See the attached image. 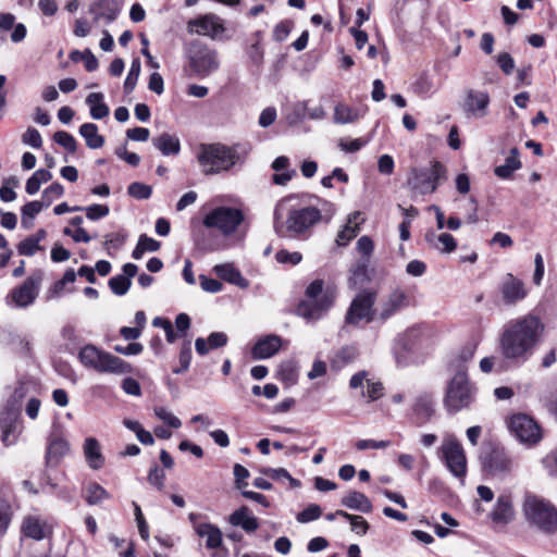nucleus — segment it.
<instances>
[{
    "instance_id": "nucleus-1",
    "label": "nucleus",
    "mask_w": 557,
    "mask_h": 557,
    "mask_svg": "<svg viewBox=\"0 0 557 557\" xmlns=\"http://www.w3.org/2000/svg\"><path fill=\"white\" fill-rule=\"evenodd\" d=\"M544 331V323L534 314L510 321L504 326L498 339L502 357L516 364L527 362L541 343Z\"/></svg>"
},
{
    "instance_id": "nucleus-2",
    "label": "nucleus",
    "mask_w": 557,
    "mask_h": 557,
    "mask_svg": "<svg viewBox=\"0 0 557 557\" xmlns=\"http://www.w3.org/2000/svg\"><path fill=\"white\" fill-rule=\"evenodd\" d=\"M293 197H286L280 200L274 210V230L281 237L297 236L304 234L310 227L319 223L322 219L321 211L315 207H304L288 211L284 222V211L286 205Z\"/></svg>"
},
{
    "instance_id": "nucleus-3",
    "label": "nucleus",
    "mask_w": 557,
    "mask_h": 557,
    "mask_svg": "<svg viewBox=\"0 0 557 557\" xmlns=\"http://www.w3.org/2000/svg\"><path fill=\"white\" fill-rule=\"evenodd\" d=\"M248 150L240 145L225 146L221 144L201 145L197 160L206 175L228 171L242 162Z\"/></svg>"
},
{
    "instance_id": "nucleus-4",
    "label": "nucleus",
    "mask_w": 557,
    "mask_h": 557,
    "mask_svg": "<svg viewBox=\"0 0 557 557\" xmlns=\"http://www.w3.org/2000/svg\"><path fill=\"white\" fill-rule=\"evenodd\" d=\"M522 515L532 530L545 535L557 533V507L550 500L527 494L522 502Z\"/></svg>"
},
{
    "instance_id": "nucleus-5",
    "label": "nucleus",
    "mask_w": 557,
    "mask_h": 557,
    "mask_svg": "<svg viewBox=\"0 0 557 557\" xmlns=\"http://www.w3.org/2000/svg\"><path fill=\"white\" fill-rule=\"evenodd\" d=\"M78 359L85 368L99 373L124 374L132 371L129 363L91 344L81 348Z\"/></svg>"
},
{
    "instance_id": "nucleus-6",
    "label": "nucleus",
    "mask_w": 557,
    "mask_h": 557,
    "mask_svg": "<svg viewBox=\"0 0 557 557\" xmlns=\"http://www.w3.org/2000/svg\"><path fill=\"white\" fill-rule=\"evenodd\" d=\"M475 399V388L470 384L467 373L458 371L449 381L443 398V405L448 413H457L468 409Z\"/></svg>"
},
{
    "instance_id": "nucleus-7",
    "label": "nucleus",
    "mask_w": 557,
    "mask_h": 557,
    "mask_svg": "<svg viewBox=\"0 0 557 557\" xmlns=\"http://www.w3.org/2000/svg\"><path fill=\"white\" fill-rule=\"evenodd\" d=\"M323 290V282L321 280L313 281L306 289V295L310 301H301L297 307V314L308 321L318 320L323 312L329 310L334 301L332 295L324 294L317 299Z\"/></svg>"
},
{
    "instance_id": "nucleus-8",
    "label": "nucleus",
    "mask_w": 557,
    "mask_h": 557,
    "mask_svg": "<svg viewBox=\"0 0 557 557\" xmlns=\"http://www.w3.org/2000/svg\"><path fill=\"white\" fill-rule=\"evenodd\" d=\"M244 212L233 207H216L203 218V225L219 230L224 236H230L237 231L244 222Z\"/></svg>"
},
{
    "instance_id": "nucleus-9",
    "label": "nucleus",
    "mask_w": 557,
    "mask_h": 557,
    "mask_svg": "<svg viewBox=\"0 0 557 557\" xmlns=\"http://www.w3.org/2000/svg\"><path fill=\"white\" fill-rule=\"evenodd\" d=\"M445 180L446 169L441 162L433 161L430 168L412 169L408 184L420 194H432Z\"/></svg>"
},
{
    "instance_id": "nucleus-10",
    "label": "nucleus",
    "mask_w": 557,
    "mask_h": 557,
    "mask_svg": "<svg viewBox=\"0 0 557 557\" xmlns=\"http://www.w3.org/2000/svg\"><path fill=\"white\" fill-rule=\"evenodd\" d=\"M376 301V293L363 290L351 301L346 315L345 324L358 325L360 322H372L376 318V310L373 309Z\"/></svg>"
},
{
    "instance_id": "nucleus-11",
    "label": "nucleus",
    "mask_w": 557,
    "mask_h": 557,
    "mask_svg": "<svg viewBox=\"0 0 557 557\" xmlns=\"http://www.w3.org/2000/svg\"><path fill=\"white\" fill-rule=\"evenodd\" d=\"M188 60L191 70L200 77L212 74L220 66L218 52L201 44H193L190 46Z\"/></svg>"
},
{
    "instance_id": "nucleus-12",
    "label": "nucleus",
    "mask_w": 557,
    "mask_h": 557,
    "mask_svg": "<svg viewBox=\"0 0 557 557\" xmlns=\"http://www.w3.org/2000/svg\"><path fill=\"white\" fill-rule=\"evenodd\" d=\"M442 458L450 473L462 479L467 472V459L461 444L455 436H447L441 446Z\"/></svg>"
},
{
    "instance_id": "nucleus-13",
    "label": "nucleus",
    "mask_w": 557,
    "mask_h": 557,
    "mask_svg": "<svg viewBox=\"0 0 557 557\" xmlns=\"http://www.w3.org/2000/svg\"><path fill=\"white\" fill-rule=\"evenodd\" d=\"M413 305V298L403 288L393 289L376 309V319L385 322L397 312Z\"/></svg>"
},
{
    "instance_id": "nucleus-14",
    "label": "nucleus",
    "mask_w": 557,
    "mask_h": 557,
    "mask_svg": "<svg viewBox=\"0 0 557 557\" xmlns=\"http://www.w3.org/2000/svg\"><path fill=\"white\" fill-rule=\"evenodd\" d=\"M509 429L522 443L536 444L542 438L539 424L533 419L522 413L511 417Z\"/></svg>"
},
{
    "instance_id": "nucleus-15",
    "label": "nucleus",
    "mask_w": 557,
    "mask_h": 557,
    "mask_svg": "<svg viewBox=\"0 0 557 557\" xmlns=\"http://www.w3.org/2000/svg\"><path fill=\"white\" fill-rule=\"evenodd\" d=\"M490 102L487 91L469 88L465 91L461 108L468 117L482 119L488 113Z\"/></svg>"
},
{
    "instance_id": "nucleus-16",
    "label": "nucleus",
    "mask_w": 557,
    "mask_h": 557,
    "mask_svg": "<svg viewBox=\"0 0 557 557\" xmlns=\"http://www.w3.org/2000/svg\"><path fill=\"white\" fill-rule=\"evenodd\" d=\"M42 276L44 274L41 271H36L29 275L21 286L14 288L11 292L12 300L17 307L24 308L35 301L39 292Z\"/></svg>"
},
{
    "instance_id": "nucleus-17",
    "label": "nucleus",
    "mask_w": 557,
    "mask_h": 557,
    "mask_svg": "<svg viewBox=\"0 0 557 557\" xmlns=\"http://www.w3.org/2000/svg\"><path fill=\"white\" fill-rule=\"evenodd\" d=\"M187 30L190 34H197L215 39L224 32V26L219 16L214 14H206L201 17L189 21L187 24Z\"/></svg>"
},
{
    "instance_id": "nucleus-18",
    "label": "nucleus",
    "mask_w": 557,
    "mask_h": 557,
    "mask_svg": "<svg viewBox=\"0 0 557 557\" xmlns=\"http://www.w3.org/2000/svg\"><path fill=\"white\" fill-rule=\"evenodd\" d=\"M483 467L491 475L503 476L511 472L513 461L504 450L494 449L484 458Z\"/></svg>"
},
{
    "instance_id": "nucleus-19",
    "label": "nucleus",
    "mask_w": 557,
    "mask_h": 557,
    "mask_svg": "<svg viewBox=\"0 0 557 557\" xmlns=\"http://www.w3.org/2000/svg\"><path fill=\"white\" fill-rule=\"evenodd\" d=\"M516 516L513 500L510 494L498 495L493 509L490 512L491 520L497 525H507Z\"/></svg>"
},
{
    "instance_id": "nucleus-20",
    "label": "nucleus",
    "mask_w": 557,
    "mask_h": 557,
    "mask_svg": "<svg viewBox=\"0 0 557 557\" xmlns=\"http://www.w3.org/2000/svg\"><path fill=\"white\" fill-rule=\"evenodd\" d=\"M502 297L505 304L515 305L527 296V289L521 280L508 274L500 287Z\"/></svg>"
},
{
    "instance_id": "nucleus-21",
    "label": "nucleus",
    "mask_w": 557,
    "mask_h": 557,
    "mask_svg": "<svg viewBox=\"0 0 557 557\" xmlns=\"http://www.w3.org/2000/svg\"><path fill=\"white\" fill-rule=\"evenodd\" d=\"M412 413L421 422H428L435 413V397L432 393L418 394L411 405Z\"/></svg>"
},
{
    "instance_id": "nucleus-22",
    "label": "nucleus",
    "mask_w": 557,
    "mask_h": 557,
    "mask_svg": "<svg viewBox=\"0 0 557 557\" xmlns=\"http://www.w3.org/2000/svg\"><path fill=\"white\" fill-rule=\"evenodd\" d=\"M83 453L88 467L92 470L101 469L106 458L101 450L99 441L92 436L86 437L83 443Z\"/></svg>"
},
{
    "instance_id": "nucleus-23",
    "label": "nucleus",
    "mask_w": 557,
    "mask_h": 557,
    "mask_svg": "<svg viewBox=\"0 0 557 557\" xmlns=\"http://www.w3.org/2000/svg\"><path fill=\"white\" fill-rule=\"evenodd\" d=\"M138 272V267L134 263H126L123 265V274L115 275L109 280V287L112 293L117 296L125 295L131 285V278L134 277Z\"/></svg>"
},
{
    "instance_id": "nucleus-24",
    "label": "nucleus",
    "mask_w": 557,
    "mask_h": 557,
    "mask_svg": "<svg viewBox=\"0 0 557 557\" xmlns=\"http://www.w3.org/2000/svg\"><path fill=\"white\" fill-rule=\"evenodd\" d=\"M282 339L277 335H268L260 338L251 349L255 360L267 359L274 356L281 348Z\"/></svg>"
},
{
    "instance_id": "nucleus-25",
    "label": "nucleus",
    "mask_w": 557,
    "mask_h": 557,
    "mask_svg": "<svg viewBox=\"0 0 557 557\" xmlns=\"http://www.w3.org/2000/svg\"><path fill=\"white\" fill-rule=\"evenodd\" d=\"M421 332L412 327L399 334L395 341L394 354L397 362L405 356V352L411 351L419 343Z\"/></svg>"
},
{
    "instance_id": "nucleus-26",
    "label": "nucleus",
    "mask_w": 557,
    "mask_h": 557,
    "mask_svg": "<svg viewBox=\"0 0 557 557\" xmlns=\"http://www.w3.org/2000/svg\"><path fill=\"white\" fill-rule=\"evenodd\" d=\"M89 12L94 15L95 22L102 18L112 22L120 12V5L116 0H96L91 3Z\"/></svg>"
},
{
    "instance_id": "nucleus-27",
    "label": "nucleus",
    "mask_w": 557,
    "mask_h": 557,
    "mask_svg": "<svg viewBox=\"0 0 557 557\" xmlns=\"http://www.w3.org/2000/svg\"><path fill=\"white\" fill-rule=\"evenodd\" d=\"M70 451V443L61 435L53 434L49 438L47 448V461L57 466Z\"/></svg>"
},
{
    "instance_id": "nucleus-28",
    "label": "nucleus",
    "mask_w": 557,
    "mask_h": 557,
    "mask_svg": "<svg viewBox=\"0 0 557 557\" xmlns=\"http://www.w3.org/2000/svg\"><path fill=\"white\" fill-rule=\"evenodd\" d=\"M228 522L233 527H240L248 533L255 532L259 528L258 519L251 515L247 506H242L230 515Z\"/></svg>"
},
{
    "instance_id": "nucleus-29",
    "label": "nucleus",
    "mask_w": 557,
    "mask_h": 557,
    "mask_svg": "<svg viewBox=\"0 0 557 557\" xmlns=\"http://www.w3.org/2000/svg\"><path fill=\"white\" fill-rule=\"evenodd\" d=\"M424 238L431 247L443 253L453 252L457 247L456 239L448 233L436 234L434 231H428Z\"/></svg>"
},
{
    "instance_id": "nucleus-30",
    "label": "nucleus",
    "mask_w": 557,
    "mask_h": 557,
    "mask_svg": "<svg viewBox=\"0 0 557 557\" xmlns=\"http://www.w3.org/2000/svg\"><path fill=\"white\" fill-rule=\"evenodd\" d=\"M152 144L163 156H176L181 151L180 138L170 133L153 137Z\"/></svg>"
},
{
    "instance_id": "nucleus-31",
    "label": "nucleus",
    "mask_w": 557,
    "mask_h": 557,
    "mask_svg": "<svg viewBox=\"0 0 557 557\" xmlns=\"http://www.w3.org/2000/svg\"><path fill=\"white\" fill-rule=\"evenodd\" d=\"M363 221L361 213L355 211L348 216L347 223L337 234L336 243L338 246H346L360 231L359 224Z\"/></svg>"
},
{
    "instance_id": "nucleus-32",
    "label": "nucleus",
    "mask_w": 557,
    "mask_h": 557,
    "mask_svg": "<svg viewBox=\"0 0 557 557\" xmlns=\"http://www.w3.org/2000/svg\"><path fill=\"white\" fill-rule=\"evenodd\" d=\"M227 344V335L223 332H213L208 338L198 337L195 341V348L197 354L203 356L211 349L223 347Z\"/></svg>"
},
{
    "instance_id": "nucleus-33",
    "label": "nucleus",
    "mask_w": 557,
    "mask_h": 557,
    "mask_svg": "<svg viewBox=\"0 0 557 557\" xmlns=\"http://www.w3.org/2000/svg\"><path fill=\"white\" fill-rule=\"evenodd\" d=\"M23 532L27 537L40 541L47 537L51 530L48 524L36 517H27L23 522Z\"/></svg>"
},
{
    "instance_id": "nucleus-34",
    "label": "nucleus",
    "mask_w": 557,
    "mask_h": 557,
    "mask_svg": "<svg viewBox=\"0 0 557 557\" xmlns=\"http://www.w3.org/2000/svg\"><path fill=\"white\" fill-rule=\"evenodd\" d=\"M342 505L361 512H371L372 504L370 499L361 492L349 491L341 500Z\"/></svg>"
},
{
    "instance_id": "nucleus-35",
    "label": "nucleus",
    "mask_w": 557,
    "mask_h": 557,
    "mask_svg": "<svg viewBox=\"0 0 557 557\" xmlns=\"http://www.w3.org/2000/svg\"><path fill=\"white\" fill-rule=\"evenodd\" d=\"M197 534L206 540V546L209 549H218L222 545L221 530L211 523H200L196 528Z\"/></svg>"
},
{
    "instance_id": "nucleus-36",
    "label": "nucleus",
    "mask_w": 557,
    "mask_h": 557,
    "mask_svg": "<svg viewBox=\"0 0 557 557\" xmlns=\"http://www.w3.org/2000/svg\"><path fill=\"white\" fill-rule=\"evenodd\" d=\"M213 270L219 277L231 284L240 288H246L248 286L247 280L243 277L240 272L235 269L233 264H216Z\"/></svg>"
},
{
    "instance_id": "nucleus-37",
    "label": "nucleus",
    "mask_w": 557,
    "mask_h": 557,
    "mask_svg": "<svg viewBox=\"0 0 557 557\" xmlns=\"http://www.w3.org/2000/svg\"><path fill=\"white\" fill-rule=\"evenodd\" d=\"M521 166L519 151L517 148H512L509 156L505 159V163L494 169V174L502 180H508Z\"/></svg>"
},
{
    "instance_id": "nucleus-38",
    "label": "nucleus",
    "mask_w": 557,
    "mask_h": 557,
    "mask_svg": "<svg viewBox=\"0 0 557 557\" xmlns=\"http://www.w3.org/2000/svg\"><path fill=\"white\" fill-rule=\"evenodd\" d=\"M79 135L85 139L86 146L90 149H99L104 144V138L99 134L95 123H85L79 127Z\"/></svg>"
},
{
    "instance_id": "nucleus-39",
    "label": "nucleus",
    "mask_w": 557,
    "mask_h": 557,
    "mask_svg": "<svg viewBox=\"0 0 557 557\" xmlns=\"http://www.w3.org/2000/svg\"><path fill=\"white\" fill-rule=\"evenodd\" d=\"M103 98L101 92H91L86 98V103L90 109V116L94 120H102L110 113V109L103 102Z\"/></svg>"
},
{
    "instance_id": "nucleus-40",
    "label": "nucleus",
    "mask_w": 557,
    "mask_h": 557,
    "mask_svg": "<svg viewBox=\"0 0 557 557\" xmlns=\"http://www.w3.org/2000/svg\"><path fill=\"white\" fill-rule=\"evenodd\" d=\"M262 33L255 32L248 39L247 53L255 64H260L263 60V49L261 47Z\"/></svg>"
},
{
    "instance_id": "nucleus-41",
    "label": "nucleus",
    "mask_w": 557,
    "mask_h": 557,
    "mask_svg": "<svg viewBox=\"0 0 557 557\" xmlns=\"http://www.w3.org/2000/svg\"><path fill=\"white\" fill-rule=\"evenodd\" d=\"M85 500L88 505H97L104 499L110 498V494L98 483H89L84 492Z\"/></svg>"
},
{
    "instance_id": "nucleus-42",
    "label": "nucleus",
    "mask_w": 557,
    "mask_h": 557,
    "mask_svg": "<svg viewBox=\"0 0 557 557\" xmlns=\"http://www.w3.org/2000/svg\"><path fill=\"white\" fill-rule=\"evenodd\" d=\"M141 71V63L138 58L134 59L124 82V90L129 94L134 90Z\"/></svg>"
},
{
    "instance_id": "nucleus-43",
    "label": "nucleus",
    "mask_w": 557,
    "mask_h": 557,
    "mask_svg": "<svg viewBox=\"0 0 557 557\" xmlns=\"http://www.w3.org/2000/svg\"><path fill=\"white\" fill-rule=\"evenodd\" d=\"M358 119V114L351 108L345 104H338L335 107L334 121L338 124L352 123Z\"/></svg>"
},
{
    "instance_id": "nucleus-44",
    "label": "nucleus",
    "mask_w": 557,
    "mask_h": 557,
    "mask_svg": "<svg viewBox=\"0 0 557 557\" xmlns=\"http://www.w3.org/2000/svg\"><path fill=\"white\" fill-rule=\"evenodd\" d=\"M338 515L350 521L352 532L359 535H364L368 532L369 523L361 516L350 515L346 511H339Z\"/></svg>"
},
{
    "instance_id": "nucleus-45",
    "label": "nucleus",
    "mask_w": 557,
    "mask_h": 557,
    "mask_svg": "<svg viewBox=\"0 0 557 557\" xmlns=\"http://www.w3.org/2000/svg\"><path fill=\"white\" fill-rule=\"evenodd\" d=\"M53 140L71 153L75 152L77 149L76 139L73 137V135L65 131L55 132L53 135Z\"/></svg>"
},
{
    "instance_id": "nucleus-46",
    "label": "nucleus",
    "mask_w": 557,
    "mask_h": 557,
    "mask_svg": "<svg viewBox=\"0 0 557 557\" xmlns=\"http://www.w3.org/2000/svg\"><path fill=\"white\" fill-rule=\"evenodd\" d=\"M322 515V509L317 504H310L304 510L297 513V521L299 523H308L319 519Z\"/></svg>"
},
{
    "instance_id": "nucleus-47",
    "label": "nucleus",
    "mask_w": 557,
    "mask_h": 557,
    "mask_svg": "<svg viewBox=\"0 0 557 557\" xmlns=\"http://www.w3.org/2000/svg\"><path fill=\"white\" fill-rule=\"evenodd\" d=\"M147 481L156 490L162 491L165 483V472L158 466H153L148 473Z\"/></svg>"
},
{
    "instance_id": "nucleus-48",
    "label": "nucleus",
    "mask_w": 557,
    "mask_h": 557,
    "mask_svg": "<svg viewBox=\"0 0 557 557\" xmlns=\"http://www.w3.org/2000/svg\"><path fill=\"white\" fill-rule=\"evenodd\" d=\"M190 361H191V345H190V342L187 341L181 347V351H180L181 367L177 369H174L173 372L176 374L185 372L189 368Z\"/></svg>"
},
{
    "instance_id": "nucleus-49",
    "label": "nucleus",
    "mask_w": 557,
    "mask_h": 557,
    "mask_svg": "<svg viewBox=\"0 0 557 557\" xmlns=\"http://www.w3.org/2000/svg\"><path fill=\"white\" fill-rule=\"evenodd\" d=\"M127 193L131 197L136 199H148L151 196L152 189L149 185L135 182L128 186Z\"/></svg>"
},
{
    "instance_id": "nucleus-50",
    "label": "nucleus",
    "mask_w": 557,
    "mask_h": 557,
    "mask_svg": "<svg viewBox=\"0 0 557 557\" xmlns=\"http://www.w3.org/2000/svg\"><path fill=\"white\" fill-rule=\"evenodd\" d=\"M275 260L282 264L296 265L302 260V256L298 251H288L285 249L278 250L275 255Z\"/></svg>"
},
{
    "instance_id": "nucleus-51",
    "label": "nucleus",
    "mask_w": 557,
    "mask_h": 557,
    "mask_svg": "<svg viewBox=\"0 0 557 557\" xmlns=\"http://www.w3.org/2000/svg\"><path fill=\"white\" fill-rule=\"evenodd\" d=\"M38 250H42V247L30 236L22 240L17 246V251L21 256L30 257Z\"/></svg>"
},
{
    "instance_id": "nucleus-52",
    "label": "nucleus",
    "mask_w": 557,
    "mask_h": 557,
    "mask_svg": "<svg viewBox=\"0 0 557 557\" xmlns=\"http://www.w3.org/2000/svg\"><path fill=\"white\" fill-rule=\"evenodd\" d=\"M154 414L171 428L177 429L182 425L181 420L164 407L154 408Z\"/></svg>"
},
{
    "instance_id": "nucleus-53",
    "label": "nucleus",
    "mask_w": 557,
    "mask_h": 557,
    "mask_svg": "<svg viewBox=\"0 0 557 557\" xmlns=\"http://www.w3.org/2000/svg\"><path fill=\"white\" fill-rule=\"evenodd\" d=\"M152 324L154 326L161 327L164 331L166 341L169 343H174L177 339L178 335L174 331V327H173L171 321H169L166 319H162V318H156L153 320Z\"/></svg>"
},
{
    "instance_id": "nucleus-54",
    "label": "nucleus",
    "mask_w": 557,
    "mask_h": 557,
    "mask_svg": "<svg viewBox=\"0 0 557 557\" xmlns=\"http://www.w3.org/2000/svg\"><path fill=\"white\" fill-rule=\"evenodd\" d=\"M22 141L25 145H28L33 148H40L42 146V138L40 133L34 128L29 127L23 135H22Z\"/></svg>"
},
{
    "instance_id": "nucleus-55",
    "label": "nucleus",
    "mask_w": 557,
    "mask_h": 557,
    "mask_svg": "<svg viewBox=\"0 0 557 557\" xmlns=\"http://www.w3.org/2000/svg\"><path fill=\"white\" fill-rule=\"evenodd\" d=\"M82 211L86 212V216L89 220L96 221L109 214V207L106 205H91L89 207L83 208Z\"/></svg>"
},
{
    "instance_id": "nucleus-56",
    "label": "nucleus",
    "mask_w": 557,
    "mask_h": 557,
    "mask_svg": "<svg viewBox=\"0 0 557 557\" xmlns=\"http://www.w3.org/2000/svg\"><path fill=\"white\" fill-rule=\"evenodd\" d=\"M383 384L381 382L367 381V391L362 395L368 397L370 401H374L383 396Z\"/></svg>"
},
{
    "instance_id": "nucleus-57",
    "label": "nucleus",
    "mask_w": 557,
    "mask_h": 557,
    "mask_svg": "<svg viewBox=\"0 0 557 557\" xmlns=\"http://www.w3.org/2000/svg\"><path fill=\"white\" fill-rule=\"evenodd\" d=\"M44 208L40 201H30L22 208V223L26 224V218L34 219Z\"/></svg>"
},
{
    "instance_id": "nucleus-58",
    "label": "nucleus",
    "mask_w": 557,
    "mask_h": 557,
    "mask_svg": "<svg viewBox=\"0 0 557 557\" xmlns=\"http://www.w3.org/2000/svg\"><path fill=\"white\" fill-rule=\"evenodd\" d=\"M249 471L244 466L239 463L234 466L235 485L238 490H245V487L248 485L246 480L249 478Z\"/></svg>"
},
{
    "instance_id": "nucleus-59",
    "label": "nucleus",
    "mask_w": 557,
    "mask_h": 557,
    "mask_svg": "<svg viewBox=\"0 0 557 557\" xmlns=\"http://www.w3.org/2000/svg\"><path fill=\"white\" fill-rule=\"evenodd\" d=\"M413 91L420 96H426L432 92L433 84L432 81L426 76H421L412 86Z\"/></svg>"
},
{
    "instance_id": "nucleus-60",
    "label": "nucleus",
    "mask_w": 557,
    "mask_h": 557,
    "mask_svg": "<svg viewBox=\"0 0 557 557\" xmlns=\"http://www.w3.org/2000/svg\"><path fill=\"white\" fill-rule=\"evenodd\" d=\"M497 64L506 75H510L515 69V60L508 52H502L497 55Z\"/></svg>"
},
{
    "instance_id": "nucleus-61",
    "label": "nucleus",
    "mask_w": 557,
    "mask_h": 557,
    "mask_svg": "<svg viewBox=\"0 0 557 557\" xmlns=\"http://www.w3.org/2000/svg\"><path fill=\"white\" fill-rule=\"evenodd\" d=\"M64 194V188L60 183H52L49 187L44 190V198L48 199L47 205L49 206L54 199L60 198Z\"/></svg>"
},
{
    "instance_id": "nucleus-62",
    "label": "nucleus",
    "mask_w": 557,
    "mask_h": 557,
    "mask_svg": "<svg viewBox=\"0 0 557 557\" xmlns=\"http://www.w3.org/2000/svg\"><path fill=\"white\" fill-rule=\"evenodd\" d=\"M15 425L12 422H1L2 442L9 446L16 442V435L14 434Z\"/></svg>"
},
{
    "instance_id": "nucleus-63",
    "label": "nucleus",
    "mask_w": 557,
    "mask_h": 557,
    "mask_svg": "<svg viewBox=\"0 0 557 557\" xmlns=\"http://www.w3.org/2000/svg\"><path fill=\"white\" fill-rule=\"evenodd\" d=\"M122 389L124 391V393H126L127 395H132V396H140L141 395V388H140V385L139 383L133 379V377H125L123 381H122V385H121Z\"/></svg>"
},
{
    "instance_id": "nucleus-64",
    "label": "nucleus",
    "mask_w": 557,
    "mask_h": 557,
    "mask_svg": "<svg viewBox=\"0 0 557 557\" xmlns=\"http://www.w3.org/2000/svg\"><path fill=\"white\" fill-rule=\"evenodd\" d=\"M292 30V23L284 21L278 23L273 29V38L276 41H284Z\"/></svg>"
}]
</instances>
